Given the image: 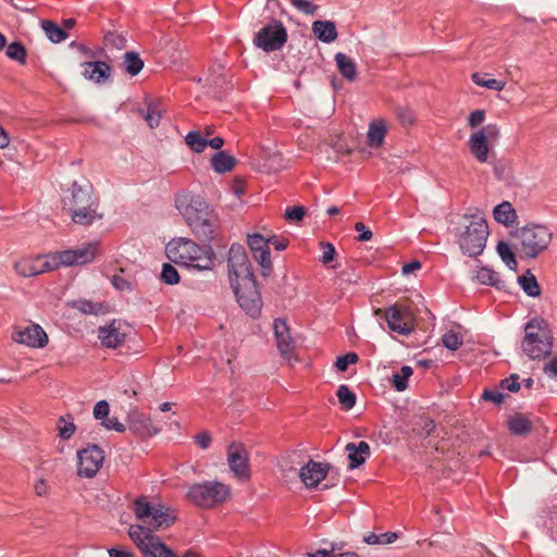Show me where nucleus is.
Instances as JSON below:
<instances>
[{
  "label": "nucleus",
  "mask_w": 557,
  "mask_h": 557,
  "mask_svg": "<svg viewBox=\"0 0 557 557\" xmlns=\"http://www.w3.org/2000/svg\"><path fill=\"white\" fill-rule=\"evenodd\" d=\"M111 283L112 285L117 289V290H131L132 289V284L129 281H127L125 277H123L122 275L120 274H115L112 276L111 278Z\"/></svg>",
  "instance_id": "nucleus-62"
},
{
  "label": "nucleus",
  "mask_w": 557,
  "mask_h": 557,
  "mask_svg": "<svg viewBox=\"0 0 557 557\" xmlns=\"http://www.w3.org/2000/svg\"><path fill=\"white\" fill-rule=\"evenodd\" d=\"M312 32L319 40L326 44L335 41L338 36L336 25L332 21L313 22Z\"/></svg>",
  "instance_id": "nucleus-27"
},
{
  "label": "nucleus",
  "mask_w": 557,
  "mask_h": 557,
  "mask_svg": "<svg viewBox=\"0 0 557 557\" xmlns=\"http://www.w3.org/2000/svg\"><path fill=\"white\" fill-rule=\"evenodd\" d=\"M494 219L506 226L511 225L517 219V213L509 201L497 205L493 211Z\"/></svg>",
  "instance_id": "nucleus-31"
},
{
  "label": "nucleus",
  "mask_w": 557,
  "mask_h": 557,
  "mask_svg": "<svg viewBox=\"0 0 557 557\" xmlns=\"http://www.w3.org/2000/svg\"><path fill=\"white\" fill-rule=\"evenodd\" d=\"M553 346L554 335L548 322L542 317L530 319L524 325L522 351L532 360H543L550 356Z\"/></svg>",
  "instance_id": "nucleus-2"
},
{
  "label": "nucleus",
  "mask_w": 557,
  "mask_h": 557,
  "mask_svg": "<svg viewBox=\"0 0 557 557\" xmlns=\"http://www.w3.org/2000/svg\"><path fill=\"white\" fill-rule=\"evenodd\" d=\"M459 235L458 244L463 253L469 257L481 255L488 236V225L484 218L472 215V220Z\"/></svg>",
  "instance_id": "nucleus-8"
},
{
  "label": "nucleus",
  "mask_w": 557,
  "mask_h": 557,
  "mask_svg": "<svg viewBox=\"0 0 557 557\" xmlns=\"http://www.w3.org/2000/svg\"><path fill=\"white\" fill-rule=\"evenodd\" d=\"M169 258L181 265L190 267L197 270H211L213 267L214 252L210 245L199 246L188 238H178L169 243Z\"/></svg>",
  "instance_id": "nucleus-3"
},
{
  "label": "nucleus",
  "mask_w": 557,
  "mask_h": 557,
  "mask_svg": "<svg viewBox=\"0 0 557 557\" xmlns=\"http://www.w3.org/2000/svg\"><path fill=\"white\" fill-rule=\"evenodd\" d=\"M135 517L143 521L145 528L150 529L152 534L159 529H166L176 521L175 511L163 505L153 506L147 497L141 495L133 502Z\"/></svg>",
  "instance_id": "nucleus-6"
},
{
  "label": "nucleus",
  "mask_w": 557,
  "mask_h": 557,
  "mask_svg": "<svg viewBox=\"0 0 557 557\" xmlns=\"http://www.w3.org/2000/svg\"><path fill=\"white\" fill-rule=\"evenodd\" d=\"M305 214H306L305 207L294 206V207H288L285 210L284 218H285V220H287L289 222H292V221L299 222L304 219Z\"/></svg>",
  "instance_id": "nucleus-51"
},
{
  "label": "nucleus",
  "mask_w": 557,
  "mask_h": 557,
  "mask_svg": "<svg viewBox=\"0 0 557 557\" xmlns=\"http://www.w3.org/2000/svg\"><path fill=\"white\" fill-rule=\"evenodd\" d=\"M348 453L349 469H356L364 463L366 458L370 456V445L367 442H359L358 444L348 443L345 447Z\"/></svg>",
  "instance_id": "nucleus-24"
},
{
  "label": "nucleus",
  "mask_w": 557,
  "mask_h": 557,
  "mask_svg": "<svg viewBox=\"0 0 557 557\" xmlns=\"http://www.w3.org/2000/svg\"><path fill=\"white\" fill-rule=\"evenodd\" d=\"M69 211L73 222L81 225H90L96 219L102 218V214L97 212L96 202L95 206H89L86 209H72Z\"/></svg>",
  "instance_id": "nucleus-30"
},
{
  "label": "nucleus",
  "mask_w": 557,
  "mask_h": 557,
  "mask_svg": "<svg viewBox=\"0 0 557 557\" xmlns=\"http://www.w3.org/2000/svg\"><path fill=\"white\" fill-rule=\"evenodd\" d=\"M442 343L447 349L455 351L461 347L463 342L458 333L449 331L443 335Z\"/></svg>",
  "instance_id": "nucleus-48"
},
{
  "label": "nucleus",
  "mask_w": 557,
  "mask_h": 557,
  "mask_svg": "<svg viewBox=\"0 0 557 557\" xmlns=\"http://www.w3.org/2000/svg\"><path fill=\"white\" fill-rule=\"evenodd\" d=\"M185 140L189 148L198 153L202 152L208 146V139L196 131L189 132Z\"/></svg>",
  "instance_id": "nucleus-43"
},
{
  "label": "nucleus",
  "mask_w": 557,
  "mask_h": 557,
  "mask_svg": "<svg viewBox=\"0 0 557 557\" xmlns=\"http://www.w3.org/2000/svg\"><path fill=\"white\" fill-rule=\"evenodd\" d=\"M519 285L523 292L530 297H539L542 294V288L533 273L529 270L518 277Z\"/></svg>",
  "instance_id": "nucleus-33"
},
{
  "label": "nucleus",
  "mask_w": 557,
  "mask_h": 557,
  "mask_svg": "<svg viewBox=\"0 0 557 557\" xmlns=\"http://www.w3.org/2000/svg\"><path fill=\"white\" fill-rule=\"evenodd\" d=\"M289 2L300 12L307 14V15H314L318 5L311 3L308 0H289Z\"/></svg>",
  "instance_id": "nucleus-53"
},
{
  "label": "nucleus",
  "mask_w": 557,
  "mask_h": 557,
  "mask_svg": "<svg viewBox=\"0 0 557 557\" xmlns=\"http://www.w3.org/2000/svg\"><path fill=\"white\" fill-rule=\"evenodd\" d=\"M519 375L513 373L510 376L500 381V386L511 393H517L520 389Z\"/></svg>",
  "instance_id": "nucleus-54"
},
{
  "label": "nucleus",
  "mask_w": 557,
  "mask_h": 557,
  "mask_svg": "<svg viewBox=\"0 0 557 557\" xmlns=\"http://www.w3.org/2000/svg\"><path fill=\"white\" fill-rule=\"evenodd\" d=\"M331 465L327 462H317L310 460L299 471V476L307 487H315L322 480L326 478Z\"/></svg>",
  "instance_id": "nucleus-21"
},
{
  "label": "nucleus",
  "mask_w": 557,
  "mask_h": 557,
  "mask_svg": "<svg viewBox=\"0 0 557 557\" xmlns=\"http://www.w3.org/2000/svg\"><path fill=\"white\" fill-rule=\"evenodd\" d=\"M476 132L482 133L487 140H495L499 136V128L496 124H487Z\"/></svg>",
  "instance_id": "nucleus-59"
},
{
  "label": "nucleus",
  "mask_w": 557,
  "mask_h": 557,
  "mask_svg": "<svg viewBox=\"0 0 557 557\" xmlns=\"http://www.w3.org/2000/svg\"><path fill=\"white\" fill-rule=\"evenodd\" d=\"M124 69L131 76H136L144 67V61L135 51H127L124 55Z\"/></svg>",
  "instance_id": "nucleus-38"
},
{
  "label": "nucleus",
  "mask_w": 557,
  "mask_h": 557,
  "mask_svg": "<svg viewBox=\"0 0 557 557\" xmlns=\"http://www.w3.org/2000/svg\"><path fill=\"white\" fill-rule=\"evenodd\" d=\"M127 327L122 321L113 320L111 323L98 329V338L102 346L115 349L125 342Z\"/></svg>",
  "instance_id": "nucleus-17"
},
{
  "label": "nucleus",
  "mask_w": 557,
  "mask_h": 557,
  "mask_svg": "<svg viewBox=\"0 0 557 557\" xmlns=\"http://www.w3.org/2000/svg\"><path fill=\"white\" fill-rule=\"evenodd\" d=\"M336 66L341 75L349 82L357 78V67L352 59L343 52H337L334 57Z\"/></svg>",
  "instance_id": "nucleus-28"
},
{
  "label": "nucleus",
  "mask_w": 557,
  "mask_h": 557,
  "mask_svg": "<svg viewBox=\"0 0 557 557\" xmlns=\"http://www.w3.org/2000/svg\"><path fill=\"white\" fill-rule=\"evenodd\" d=\"M396 115L399 123L404 126H411L416 121V115L413 111L407 107L397 108Z\"/></svg>",
  "instance_id": "nucleus-50"
},
{
  "label": "nucleus",
  "mask_w": 557,
  "mask_h": 557,
  "mask_svg": "<svg viewBox=\"0 0 557 557\" xmlns=\"http://www.w3.org/2000/svg\"><path fill=\"white\" fill-rule=\"evenodd\" d=\"M161 281L169 285H174L180 282V274L175 267L171 263H164L161 271Z\"/></svg>",
  "instance_id": "nucleus-47"
},
{
  "label": "nucleus",
  "mask_w": 557,
  "mask_h": 557,
  "mask_svg": "<svg viewBox=\"0 0 557 557\" xmlns=\"http://www.w3.org/2000/svg\"><path fill=\"white\" fill-rule=\"evenodd\" d=\"M543 371L550 377H557V357L544 364Z\"/></svg>",
  "instance_id": "nucleus-64"
},
{
  "label": "nucleus",
  "mask_w": 557,
  "mask_h": 557,
  "mask_svg": "<svg viewBox=\"0 0 557 557\" xmlns=\"http://www.w3.org/2000/svg\"><path fill=\"white\" fill-rule=\"evenodd\" d=\"M41 27L47 37L54 44H59L67 38L69 34L65 29L61 28L58 24L50 20L41 21Z\"/></svg>",
  "instance_id": "nucleus-36"
},
{
  "label": "nucleus",
  "mask_w": 557,
  "mask_h": 557,
  "mask_svg": "<svg viewBox=\"0 0 557 557\" xmlns=\"http://www.w3.org/2000/svg\"><path fill=\"white\" fill-rule=\"evenodd\" d=\"M321 246L323 248V253L320 259V261L324 264L330 263L334 260L336 251L334 246L331 243H321Z\"/></svg>",
  "instance_id": "nucleus-58"
},
{
  "label": "nucleus",
  "mask_w": 557,
  "mask_h": 557,
  "mask_svg": "<svg viewBox=\"0 0 557 557\" xmlns=\"http://www.w3.org/2000/svg\"><path fill=\"white\" fill-rule=\"evenodd\" d=\"M472 81L478 86L486 87L492 90L500 91L505 88L506 83L503 81H498L495 78H485L480 73H473L472 74Z\"/></svg>",
  "instance_id": "nucleus-46"
},
{
  "label": "nucleus",
  "mask_w": 557,
  "mask_h": 557,
  "mask_svg": "<svg viewBox=\"0 0 557 557\" xmlns=\"http://www.w3.org/2000/svg\"><path fill=\"white\" fill-rule=\"evenodd\" d=\"M338 401L344 410H350L356 405V395L347 385H341L336 392Z\"/></svg>",
  "instance_id": "nucleus-42"
},
{
  "label": "nucleus",
  "mask_w": 557,
  "mask_h": 557,
  "mask_svg": "<svg viewBox=\"0 0 557 557\" xmlns=\"http://www.w3.org/2000/svg\"><path fill=\"white\" fill-rule=\"evenodd\" d=\"M127 426L134 435L140 438L150 437L159 432V429L153 425L151 418L137 409L128 413Z\"/></svg>",
  "instance_id": "nucleus-19"
},
{
  "label": "nucleus",
  "mask_w": 557,
  "mask_h": 557,
  "mask_svg": "<svg viewBox=\"0 0 557 557\" xmlns=\"http://www.w3.org/2000/svg\"><path fill=\"white\" fill-rule=\"evenodd\" d=\"M277 349L282 357L290 359L295 351V343L290 336L289 326L284 319H275L273 323Z\"/></svg>",
  "instance_id": "nucleus-20"
},
{
  "label": "nucleus",
  "mask_w": 557,
  "mask_h": 557,
  "mask_svg": "<svg viewBox=\"0 0 557 557\" xmlns=\"http://www.w3.org/2000/svg\"><path fill=\"white\" fill-rule=\"evenodd\" d=\"M128 535L143 554V557H201L199 553L194 550H187L183 556H178L158 535L152 534L150 529L141 527V524H132L128 529Z\"/></svg>",
  "instance_id": "nucleus-5"
},
{
  "label": "nucleus",
  "mask_w": 557,
  "mask_h": 557,
  "mask_svg": "<svg viewBox=\"0 0 557 557\" xmlns=\"http://www.w3.org/2000/svg\"><path fill=\"white\" fill-rule=\"evenodd\" d=\"M72 307L84 314L99 315L108 312L107 306L103 302H94L87 299L73 301Z\"/></svg>",
  "instance_id": "nucleus-34"
},
{
  "label": "nucleus",
  "mask_w": 557,
  "mask_h": 557,
  "mask_svg": "<svg viewBox=\"0 0 557 557\" xmlns=\"http://www.w3.org/2000/svg\"><path fill=\"white\" fill-rule=\"evenodd\" d=\"M255 260L262 268V275L267 276L272 270V261L270 258V248L269 246L261 248L260 250L252 251Z\"/></svg>",
  "instance_id": "nucleus-44"
},
{
  "label": "nucleus",
  "mask_w": 557,
  "mask_h": 557,
  "mask_svg": "<svg viewBox=\"0 0 557 557\" xmlns=\"http://www.w3.org/2000/svg\"><path fill=\"white\" fill-rule=\"evenodd\" d=\"M513 248L522 259H534L546 251L553 240V232L542 224H528L512 233Z\"/></svg>",
  "instance_id": "nucleus-4"
},
{
  "label": "nucleus",
  "mask_w": 557,
  "mask_h": 557,
  "mask_svg": "<svg viewBox=\"0 0 557 557\" xmlns=\"http://www.w3.org/2000/svg\"><path fill=\"white\" fill-rule=\"evenodd\" d=\"M83 75L96 84L104 83L111 76V66L103 61L84 62Z\"/></svg>",
  "instance_id": "nucleus-23"
},
{
  "label": "nucleus",
  "mask_w": 557,
  "mask_h": 557,
  "mask_svg": "<svg viewBox=\"0 0 557 557\" xmlns=\"http://www.w3.org/2000/svg\"><path fill=\"white\" fill-rule=\"evenodd\" d=\"M355 230L359 233L357 240L359 242H368L372 238L373 233L369 230L362 222H357L355 224Z\"/></svg>",
  "instance_id": "nucleus-61"
},
{
  "label": "nucleus",
  "mask_w": 557,
  "mask_h": 557,
  "mask_svg": "<svg viewBox=\"0 0 557 557\" xmlns=\"http://www.w3.org/2000/svg\"><path fill=\"white\" fill-rule=\"evenodd\" d=\"M358 355L356 352H347L343 356L337 357L335 367L338 371L345 372L350 364L358 362Z\"/></svg>",
  "instance_id": "nucleus-49"
},
{
  "label": "nucleus",
  "mask_w": 557,
  "mask_h": 557,
  "mask_svg": "<svg viewBox=\"0 0 557 557\" xmlns=\"http://www.w3.org/2000/svg\"><path fill=\"white\" fill-rule=\"evenodd\" d=\"M227 269L230 283H232V278L238 282L255 277L248 255L244 246L239 244H233L230 248Z\"/></svg>",
  "instance_id": "nucleus-13"
},
{
  "label": "nucleus",
  "mask_w": 557,
  "mask_h": 557,
  "mask_svg": "<svg viewBox=\"0 0 557 557\" xmlns=\"http://www.w3.org/2000/svg\"><path fill=\"white\" fill-rule=\"evenodd\" d=\"M231 494L230 486L218 481H205L193 484L187 492V498L197 507L212 508L224 503Z\"/></svg>",
  "instance_id": "nucleus-7"
},
{
  "label": "nucleus",
  "mask_w": 557,
  "mask_h": 557,
  "mask_svg": "<svg viewBox=\"0 0 557 557\" xmlns=\"http://www.w3.org/2000/svg\"><path fill=\"white\" fill-rule=\"evenodd\" d=\"M137 113L141 116L147 124L154 128L159 125L162 113L159 103H149L147 109H137Z\"/></svg>",
  "instance_id": "nucleus-37"
},
{
  "label": "nucleus",
  "mask_w": 557,
  "mask_h": 557,
  "mask_svg": "<svg viewBox=\"0 0 557 557\" xmlns=\"http://www.w3.org/2000/svg\"><path fill=\"white\" fill-rule=\"evenodd\" d=\"M484 119H485V111L484 110H475V111L471 112L470 115L468 116V125L471 128H475L483 123Z\"/></svg>",
  "instance_id": "nucleus-60"
},
{
  "label": "nucleus",
  "mask_w": 557,
  "mask_h": 557,
  "mask_svg": "<svg viewBox=\"0 0 557 557\" xmlns=\"http://www.w3.org/2000/svg\"><path fill=\"white\" fill-rule=\"evenodd\" d=\"M481 398L499 406L504 401V394L498 389H484Z\"/></svg>",
  "instance_id": "nucleus-55"
},
{
  "label": "nucleus",
  "mask_w": 557,
  "mask_h": 557,
  "mask_svg": "<svg viewBox=\"0 0 557 557\" xmlns=\"http://www.w3.org/2000/svg\"><path fill=\"white\" fill-rule=\"evenodd\" d=\"M420 426L419 430L413 429V432H417L420 437H428L435 430L436 425L433 419L423 417L421 418Z\"/></svg>",
  "instance_id": "nucleus-52"
},
{
  "label": "nucleus",
  "mask_w": 557,
  "mask_h": 557,
  "mask_svg": "<svg viewBox=\"0 0 557 557\" xmlns=\"http://www.w3.org/2000/svg\"><path fill=\"white\" fill-rule=\"evenodd\" d=\"M374 314L376 317L384 315L388 327L398 334L409 335L414 330V317L406 307L394 305L385 310L379 308Z\"/></svg>",
  "instance_id": "nucleus-11"
},
{
  "label": "nucleus",
  "mask_w": 557,
  "mask_h": 557,
  "mask_svg": "<svg viewBox=\"0 0 557 557\" xmlns=\"http://www.w3.org/2000/svg\"><path fill=\"white\" fill-rule=\"evenodd\" d=\"M77 474L82 478H94L102 467L104 451L96 444H88L77 451Z\"/></svg>",
  "instance_id": "nucleus-14"
},
{
  "label": "nucleus",
  "mask_w": 557,
  "mask_h": 557,
  "mask_svg": "<svg viewBox=\"0 0 557 557\" xmlns=\"http://www.w3.org/2000/svg\"><path fill=\"white\" fill-rule=\"evenodd\" d=\"M476 278L481 284L491 285L497 289H504L506 284L500 280L499 274L492 269L482 267L478 273Z\"/></svg>",
  "instance_id": "nucleus-35"
},
{
  "label": "nucleus",
  "mask_w": 557,
  "mask_h": 557,
  "mask_svg": "<svg viewBox=\"0 0 557 557\" xmlns=\"http://www.w3.org/2000/svg\"><path fill=\"white\" fill-rule=\"evenodd\" d=\"M126 37L115 30H108L103 35V45L108 49L123 50L126 48Z\"/></svg>",
  "instance_id": "nucleus-39"
},
{
  "label": "nucleus",
  "mask_w": 557,
  "mask_h": 557,
  "mask_svg": "<svg viewBox=\"0 0 557 557\" xmlns=\"http://www.w3.org/2000/svg\"><path fill=\"white\" fill-rule=\"evenodd\" d=\"M99 252V243L89 242L83 244L76 249H67L63 251H57L53 253V260L57 263V269L61 265L73 267L83 265L95 260Z\"/></svg>",
  "instance_id": "nucleus-12"
},
{
  "label": "nucleus",
  "mask_w": 557,
  "mask_h": 557,
  "mask_svg": "<svg viewBox=\"0 0 557 557\" xmlns=\"http://www.w3.org/2000/svg\"><path fill=\"white\" fill-rule=\"evenodd\" d=\"M287 41V30L283 23L273 20L270 24L256 33L253 44L265 52L277 51Z\"/></svg>",
  "instance_id": "nucleus-10"
},
{
  "label": "nucleus",
  "mask_w": 557,
  "mask_h": 557,
  "mask_svg": "<svg viewBox=\"0 0 557 557\" xmlns=\"http://www.w3.org/2000/svg\"><path fill=\"white\" fill-rule=\"evenodd\" d=\"M387 133V125L385 120L376 119L369 125L367 134V144L372 148H379L383 145Z\"/></svg>",
  "instance_id": "nucleus-26"
},
{
  "label": "nucleus",
  "mask_w": 557,
  "mask_h": 557,
  "mask_svg": "<svg viewBox=\"0 0 557 557\" xmlns=\"http://www.w3.org/2000/svg\"><path fill=\"white\" fill-rule=\"evenodd\" d=\"M413 371L409 366H403L399 372L393 374L392 383L397 392H403L408 387V379Z\"/></svg>",
  "instance_id": "nucleus-40"
},
{
  "label": "nucleus",
  "mask_w": 557,
  "mask_h": 557,
  "mask_svg": "<svg viewBox=\"0 0 557 557\" xmlns=\"http://www.w3.org/2000/svg\"><path fill=\"white\" fill-rule=\"evenodd\" d=\"M508 430L513 435H528L533 430L532 422L522 413H515L508 419Z\"/></svg>",
  "instance_id": "nucleus-29"
},
{
  "label": "nucleus",
  "mask_w": 557,
  "mask_h": 557,
  "mask_svg": "<svg viewBox=\"0 0 557 557\" xmlns=\"http://www.w3.org/2000/svg\"><path fill=\"white\" fill-rule=\"evenodd\" d=\"M227 462L232 472L239 479L250 475L249 457L245 446L233 442L227 449Z\"/></svg>",
  "instance_id": "nucleus-16"
},
{
  "label": "nucleus",
  "mask_w": 557,
  "mask_h": 557,
  "mask_svg": "<svg viewBox=\"0 0 557 557\" xmlns=\"http://www.w3.org/2000/svg\"><path fill=\"white\" fill-rule=\"evenodd\" d=\"M195 441L200 448L207 449L210 446L212 438L208 431H202L195 436Z\"/></svg>",
  "instance_id": "nucleus-63"
},
{
  "label": "nucleus",
  "mask_w": 557,
  "mask_h": 557,
  "mask_svg": "<svg viewBox=\"0 0 557 557\" xmlns=\"http://www.w3.org/2000/svg\"><path fill=\"white\" fill-rule=\"evenodd\" d=\"M236 164V159L225 151H219L211 158V165L218 173H225L233 170Z\"/></svg>",
  "instance_id": "nucleus-32"
},
{
  "label": "nucleus",
  "mask_w": 557,
  "mask_h": 557,
  "mask_svg": "<svg viewBox=\"0 0 557 557\" xmlns=\"http://www.w3.org/2000/svg\"><path fill=\"white\" fill-rule=\"evenodd\" d=\"M497 252L510 270H517L518 263L510 246L504 242L497 245Z\"/></svg>",
  "instance_id": "nucleus-45"
},
{
  "label": "nucleus",
  "mask_w": 557,
  "mask_h": 557,
  "mask_svg": "<svg viewBox=\"0 0 557 557\" xmlns=\"http://www.w3.org/2000/svg\"><path fill=\"white\" fill-rule=\"evenodd\" d=\"M469 150L472 156L481 163H485L488 159V140L484 138L482 133L474 132L468 140Z\"/></svg>",
  "instance_id": "nucleus-25"
},
{
  "label": "nucleus",
  "mask_w": 557,
  "mask_h": 557,
  "mask_svg": "<svg viewBox=\"0 0 557 557\" xmlns=\"http://www.w3.org/2000/svg\"><path fill=\"white\" fill-rule=\"evenodd\" d=\"M248 245L250 250L255 251L269 246V242L260 234H252L248 237Z\"/></svg>",
  "instance_id": "nucleus-57"
},
{
  "label": "nucleus",
  "mask_w": 557,
  "mask_h": 557,
  "mask_svg": "<svg viewBox=\"0 0 557 557\" xmlns=\"http://www.w3.org/2000/svg\"><path fill=\"white\" fill-rule=\"evenodd\" d=\"M175 207L200 242L210 244L219 235V216L201 196L187 191L178 193L175 197Z\"/></svg>",
  "instance_id": "nucleus-1"
},
{
  "label": "nucleus",
  "mask_w": 557,
  "mask_h": 557,
  "mask_svg": "<svg viewBox=\"0 0 557 557\" xmlns=\"http://www.w3.org/2000/svg\"><path fill=\"white\" fill-rule=\"evenodd\" d=\"M91 190L84 188L76 183L72 185L71 196L64 201L65 208L72 209H86L89 206H95Z\"/></svg>",
  "instance_id": "nucleus-22"
},
{
  "label": "nucleus",
  "mask_w": 557,
  "mask_h": 557,
  "mask_svg": "<svg viewBox=\"0 0 557 557\" xmlns=\"http://www.w3.org/2000/svg\"><path fill=\"white\" fill-rule=\"evenodd\" d=\"M14 268L21 276L32 277L55 270L57 263L53 260V253H49L46 257L21 260L15 263Z\"/></svg>",
  "instance_id": "nucleus-15"
},
{
  "label": "nucleus",
  "mask_w": 557,
  "mask_h": 557,
  "mask_svg": "<svg viewBox=\"0 0 557 557\" xmlns=\"http://www.w3.org/2000/svg\"><path fill=\"white\" fill-rule=\"evenodd\" d=\"M231 286L239 307L251 318H258L261 312L262 300L256 278L238 282L232 278Z\"/></svg>",
  "instance_id": "nucleus-9"
},
{
  "label": "nucleus",
  "mask_w": 557,
  "mask_h": 557,
  "mask_svg": "<svg viewBox=\"0 0 557 557\" xmlns=\"http://www.w3.org/2000/svg\"><path fill=\"white\" fill-rule=\"evenodd\" d=\"M110 411V406L107 400H100L98 401L94 407V417L97 420L103 421L108 416Z\"/></svg>",
  "instance_id": "nucleus-56"
},
{
  "label": "nucleus",
  "mask_w": 557,
  "mask_h": 557,
  "mask_svg": "<svg viewBox=\"0 0 557 557\" xmlns=\"http://www.w3.org/2000/svg\"><path fill=\"white\" fill-rule=\"evenodd\" d=\"M12 339L34 348H42L48 344V335L39 324H29L24 329H16Z\"/></svg>",
  "instance_id": "nucleus-18"
},
{
  "label": "nucleus",
  "mask_w": 557,
  "mask_h": 557,
  "mask_svg": "<svg viewBox=\"0 0 557 557\" xmlns=\"http://www.w3.org/2000/svg\"><path fill=\"white\" fill-rule=\"evenodd\" d=\"M8 58L18 62L20 64H26L27 50L25 46L20 41H14L7 47Z\"/></svg>",
  "instance_id": "nucleus-41"
}]
</instances>
